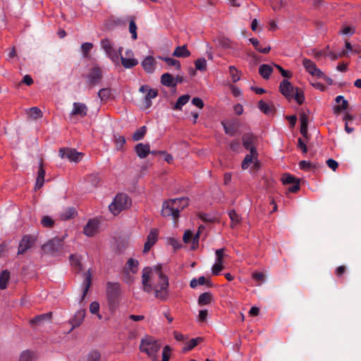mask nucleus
I'll use <instances>...</instances> for the list:
<instances>
[{
  "label": "nucleus",
  "instance_id": "obj_1",
  "mask_svg": "<svg viewBox=\"0 0 361 361\" xmlns=\"http://www.w3.org/2000/svg\"><path fill=\"white\" fill-rule=\"evenodd\" d=\"M142 289L145 292L154 291L156 298L166 300L169 296V278L161 270V265L147 267L142 269Z\"/></svg>",
  "mask_w": 361,
  "mask_h": 361
},
{
  "label": "nucleus",
  "instance_id": "obj_2",
  "mask_svg": "<svg viewBox=\"0 0 361 361\" xmlns=\"http://www.w3.org/2000/svg\"><path fill=\"white\" fill-rule=\"evenodd\" d=\"M189 204L187 197H180L165 201L163 203L161 214L164 217H172L177 219L180 212L186 207Z\"/></svg>",
  "mask_w": 361,
  "mask_h": 361
},
{
  "label": "nucleus",
  "instance_id": "obj_3",
  "mask_svg": "<svg viewBox=\"0 0 361 361\" xmlns=\"http://www.w3.org/2000/svg\"><path fill=\"white\" fill-rule=\"evenodd\" d=\"M121 288L118 283L108 282L106 283V297L109 309L111 312H115L119 306Z\"/></svg>",
  "mask_w": 361,
  "mask_h": 361
},
{
  "label": "nucleus",
  "instance_id": "obj_4",
  "mask_svg": "<svg viewBox=\"0 0 361 361\" xmlns=\"http://www.w3.org/2000/svg\"><path fill=\"white\" fill-rule=\"evenodd\" d=\"M161 345L157 341L150 336H145L141 339L140 350L142 353H145L149 357L155 358L157 353L159 352Z\"/></svg>",
  "mask_w": 361,
  "mask_h": 361
},
{
  "label": "nucleus",
  "instance_id": "obj_5",
  "mask_svg": "<svg viewBox=\"0 0 361 361\" xmlns=\"http://www.w3.org/2000/svg\"><path fill=\"white\" fill-rule=\"evenodd\" d=\"M130 200L124 193L118 194L113 202L109 205V209L114 215L118 214L121 211L128 208L130 205Z\"/></svg>",
  "mask_w": 361,
  "mask_h": 361
},
{
  "label": "nucleus",
  "instance_id": "obj_6",
  "mask_svg": "<svg viewBox=\"0 0 361 361\" xmlns=\"http://www.w3.org/2000/svg\"><path fill=\"white\" fill-rule=\"evenodd\" d=\"M101 48L104 51L106 56L115 65H118V53L114 43L109 38H104L100 42Z\"/></svg>",
  "mask_w": 361,
  "mask_h": 361
},
{
  "label": "nucleus",
  "instance_id": "obj_7",
  "mask_svg": "<svg viewBox=\"0 0 361 361\" xmlns=\"http://www.w3.org/2000/svg\"><path fill=\"white\" fill-rule=\"evenodd\" d=\"M63 247L62 240L55 238L43 245L42 250L44 252L51 255H56L61 250Z\"/></svg>",
  "mask_w": 361,
  "mask_h": 361
},
{
  "label": "nucleus",
  "instance_id": "obj_8",
  "mask_svg": "<svg viewBox=\"0 0 361 361\" xmlns=\"http://www.w3.org/2000/svg\"><path fill=\"white\" fill-rule=\"evenodd\" d=\"M85 78L87 85L92 87H94L99 84L102 79V71L98 66H95L90 70Z\"/></svg>",
  "mask_w": 361,
  "mask_h": 361
},
{
  "label": "nucleus",
  "instance_id": "obj_9",
  "mask_svg": "<svg viewBox=\"0 0 361 361\" xmlns=\"http://www.w3.org/2000/svg\"><path fill=\"white\" fill-rule=\"evenodd\" d=\"M250 167L252 170H257L259 168L258 152H250L243 159L241 163L242 169L246 170Z\"/></svg>",
  "mask_w": 361,
  "mask_h": 361
},
{
  "label": "nucleus",
  "instance_id": "obj_10",
  "mask_svg": "<svg viewBox=\"0 0 361 361\" xmlns=\"http://www.w3.org/2000/svg\"><path fill=\"white\" fill-rule=\"evenodd\" d=\"M59 156L62 159H68L70 161L78 163L83 157V154L78 152L75 149L61 148L59 150Z\"/></svg>",
  "mask_w": 361,
  "mask_h": 361
},
{
  "label": "nucleus",
  "instance_id": "obj_11",
  "mask_svg": "<svg viewBox=\"0 0 361 361\" xmlns=\"http://www.w3.org/2000/svg\"><path fill=\"white\" fill-rule=\"evenodd\" d=\"M35 237L30 235H24L19 243L18 255H23L25 253L35 245Z\"/></svg>",
  "mask_w": 361,
  "mask_h": 361
},
{
  "label": "nucleus",
  "instance_id": "obj_12",
  "mask_svg": "<svg viewBox=\"0 0 361 361\" xmlns=\"http://www.w3.org/2000/svg\"><path fill=\"white\" fill-rule=\"evenodd\" d=\"M302 65L305 70L312 76L322 78H325L324 73L317 67L314 62L308 59H304L302 61Z\"/></svg>",
  "mask_w": 361,
  "mask_h": 361
},
{
  "label": "nucleus",
  "instance_id": "obj_13",
  "mask_svg": "<svg viewBox=\"0 0 361 361\" xmlns=\"http://www.w3.org/2000/svg\"><path fill=\"white\" fill-rule=\"evenodd\" d=\"M257 137L252 133H245L242 137L243 147L250 152H257L256 148Z\"/></svg>",
  "mask_w": 361,
  "mask_h": 361
},
{
  "label": "nucleus",
  "instance_id": "obj_14",
  "mask_svg": "<svg viewBox=\"0 0 361 361\" xmlns=\"http://www.w3.org/2000/svg\"><path fill=\"white\" fill-rule=\"evenodd\" d=\"M83 276L84 279L81 284L82 293L80 296V303H82V300L85 299L92 284V274L90 269H89L86 272L83 274ZM80 305H82L80 304Z\"/></svg>",
  "mask_w": 361,
  "mask_h": 361
},
{
  "label": "nucleus",
  "instance_id": "obj_15",
  "mask_svg": "<svg viewBox=\"0 0 361 361\" xmlns=\"http://www.w3.org/2000/svg\"><path fill=\"white\" fill-rule=\"evenodd\" d=\"M296 87H294L286 79H283L280 83V92L288 100L293 99V93Z\"/></svg>",
  "mask_w": 361,
  "mask_h": 361
},
{
  "label": "nucleus",
  "instance_id": "obj_16",
  "mask_svg": "<svg viewBox=\"0 0 361 361\" xmlns=\"http://www.w3.org/2000/svg\"><path fill=\"white\" fill-rule=\"evenodd\" d=\"M85 317V309L78 310L72 319L69 320V324L71 325V329L68 333L71 332L74 329L80 326L84 321Z\"/></svg>",
  "mask_w": 361,
  "mask_h": 361
},
{
  "label": "nucleus",
  "instance_id": "obj_17",
  "mask_svg": "<svg viewBox=\"0 0 361 361\" xmlns=\"http://www.w3.org/2000/svg\"><path fill=\"white\" fill-rule=\"evenodd\" d=\"M88 111L87 105L84 103L74 102L71 116H78L81 118L85 117Z\"/></svg>",
  "mask_w": 361,
  "mask_h": 361
},
{
  "label": "nucleus",
  "instance_id": "obj_18",
  "mask_svg": "<svg viewBox=\"0 0 361 361\" xmlns=\"http://www.w3.org/2000/svg\"><path fill=\"white\" fill-rule=\"evenodd\" d=\"M99 221L97 219H90L84 227V233L87 236H93L97 231Z\"/></svg>",
  "mask_w": 361,
  "mask_h": 361
},
{
  "label": "nucleus",
  "instance_id": "obj_19",
  "mask_svg": "<svg viewBox=\"0 0 361 361\" xmlns=\"http://www.w3.org/2000/svg\"><path fill=\"white\" fill-rule=\"evenodd\" d=\"M335 102L337 104H340V103H341V104H338V105L334 106L333 110H334V114H338L340 112L344 111L348 107V100L345 99L344 97L342 95L337 96L335 98Z\"/></svg>",
  "mask_w": 361,
  "mask_h": 361
},
{
  "label": "nucleus",
  "instance_id": "obj_20",
  "mask_svg": "<svg viewBox=\"0 0 361 361\" xmlns=\"http://www.w3.org/2000/svg\"><path fill=\"white\" fill-rule=\"evenodd\" d=\"M44 176H45V171L43 169V163H42V160L41 159L39 162V170L37 172V176L35 186V190H39L43 186V185L44 183Z\"/></svg>",
  "mask_w": 361,
  "mask_h": 361
},
{
  "label": "nucleus",
  "instance_id": "obj_21",
  "mask_svg": "<svg viewBox=\"0 0 361 361\" xmlns=\"http://www.w3.org/2000/svg\"><path fill=\"white\" fill-rule=\"evenodd\" d=\"M135 151L139 158L145 159L150 152L149 145L139 143L135 145Z\"/></svg>",
  "mask_w": 361,
  "mask_h": 361
},
{
  "label": "nucleus",
  "instance_id": "obj_22",
  "mask_svg": "<svg viewBox=\"0 0 361 361\" xmlns=\"http://www.w3.org/2000/svg\"><path fill=\"white\" fill-rule=\"evenodd\" d=\"M155 59L153 56H148L144 59V60L142 61V66L144 68V70L148 73H152L155 70Z\"/></svg>",
  "mask_w": 361,
  "mask_h": 361
},
{
  "label": "nucleus",
  "instance_id": "obj_23",
  "mask_svg": "<svg viewBox=\"0 0 361 361\" xmlns=\"http://www.w3.org/2000/svg\"><path fill=\"white\" fill-rule=\"evenodd\" d=\"M139 262L138 260L130 258L126 264L124 270L127 274H136L138 271Z\"/></svg>",
  "mask_w": 361,
  "mask_h": 361
},
{
  "label": "nucleus",
  "instance_id": "obj_24",
  "mask_svg": "<svg viewBox=\"0 0 361 361\" xmlns=\"http://www.w3.org/2000/svg\"><path fill=\"white\" fill-rule=\"evenodd\" d=\"M158 95V91L155 89L151 88L145 94L143 99L144 107L145 109L149 108L152 104V99L157 97Z\"/></svg>",
  "mask_w": 361,
  "mask_h": 361
},
{
  "label": "nucleus",
  "instance_id": "obj_25",
  "mask_svg": "<svg viewBox=\"0 0 361 361\" xmlns=\"http://www.w3.org/2000/svg\"><path fill=\"white\" fill-rule=\"evenodd\" d=\"M161 82L163 85L168 87H174L176 86L177 82L175 81L174 78L170 73H164L161 77Z\"/></svg>",
  "mask_w": 361,
  "mask_h": 361
},
{
  "label": "nucleus",
  "instance_id": "obj_26",
  "mask_svg": "<svg viewBox=\"0 0 361 361\" xmlns=\"http://www.w3.org/2000/svg\"><path fill=\"white\" fill-rule=\"evenodd\" d=\"M173 56L176 57H188L190 56V51L185 45L179 46L175 49Z\"/></svg>",
  "mask_w": 361,
  "mask_h": 361
},
{
  "label": "nucleus",
  "instance_id": "obj_27",
  "mask_svg": "<svg viewBox=\"0 0 361 361\" xmlns=\"http://www.w3.org/2000/svg\"><path fill=\"white\" fill-rule=\"evenodd\" d=\"M51 312H47L45 314L37 315L30 320V324H42L44 321L49 322L51 317Z\"/></svg>",
  "mask_w": 361,
  "mask_h": 361
},
{
  "label": "nucleus",
  "instance_id": "obj_28",
  "mask_svg": "<svg viewBox=\"0 0 361 361\" xmlns=\"http://www.w3.org/2000/svg\"><path fill=\"white\" fill-rule=\"evenodd\" d=\"M272 72V67L268 64H262L259 68V73L264 79L269 78Z\"/></svg>",
  "mask_w": 361,
  "mask_h": 361
},
{
  "label": "nucleus",
  "instance_id": "obj_29",
  "mask_svg": "<svg viewBox=\"0 0 361 361\" xmlns=\"http://www.w3.org/2000/svg\"><path fill=\"white\" fill-rule=\"evenodd\" d=\"M70 264L78 271H80L82 269L80 262V257L78 255H71L69 257Z\"/></svg>",
  "mask_w": 361,
  "mask_h": 361
},
{
  "label": "nucleus",
  "instance_id": "obj_30",
  "mask_svg": "<svg viewBox=\"0 0 361 361\" xmlns=\"http://www.w3.org/2000/svg\"><path fill=\"white\" fill-rule=\"evenodd\" d=\"M120 61L125 68H132L138 64V61L132 57L124 58L123 56H121Z\"/></svg>",
  "mask_w": 361,
  "mask_h": 361
},
{
  "label": "nucleus",
  "instance_id": "obj_31",
  "mask_svg": "<svg viewBox=\"0 0 361 361\" xmlns=\"http://www.w3.org/2000/svg\"><path fill=\"white\" fill-rule=\"evenodd\" d=\"M190 100V96L188 94H184L180 96L175 105L173 106V109L175 110H180L182 107L188 102Z\"/></svg>",
  "mask_w": 361,
  "mask_h": 361
},
{
  "label": "nucleus",
  "instance_id": "obj_32",
  "mask_svg": "<svg viewBox=\"0 0 361 361\" xmlns=\"http://www.w3.org/2000/svg\"><path fill=\"white\" fill-rule=\"evenodd\" d=\"M228 216L231 221L232 228H234V226L239 224L242 221V218L238 214L236 213L235 210L229 211Z\"/></svg>",
  "mask_w": 361,
  "mask_h": 361
},
{
  "label": "nucleus",
  "instance_id": "obj_33",
  "mask_svg": "<svg viewBox=\"0 0 361 361\" xmlns=\"http://www.w3.org/2000/svg\"><path fill=\"white\" fill-rule=\"evenodd\" d=\"M76 213L74 207H68L61 214V219L63 220L73 219L76 215Z\"/></svg>",
  "mask_w": 361,
  "mask_h": 361
},
{
  "label": "nucleus",
  "instance_id": "obj_34",
  "mask_svg": "<svg viewBox=\"0 0 361 361\" xmlns=\"http://www.w3.org/2000/svg\"><path fill=\"white\" fill-rule=\"evenodd\" d=\"M10 277V273L7 270H4L0 274V289L6 288L7 283Z\"/></svg>",
  "mask_w": 361,
  "mask_h": 361
},
{
  "label": "nucleus",
  "instance_id": "obj_35",
  "mask_svg": "<svg viewBox=\"0 0 361 361\" xmlns=\"http://www.w3.org/2000/svg\"><path fill=\"white\" fill-rule=\"evenodd\" d=\"M111 94V90L109 88H102L97 93L98 97L101 101H106L109 99Z\"/></svg>",
  "mask_w": 361,
  "mask_h": 361
},
{
  "label": "nucleus",
  "instance_id": "obj_36",
  "mask_svg": "<svg viewBox=\"0 0 361 361\" xmlns=\"http://www.w3.org/2000/svg\"><path fill=\"white\" fill-rule=\"evenodd\" d=\"M87 182L90 183L92 187H97L100 181V178L97 173H92L89 175L86 179Z\"/></svg>",
  "mask_w": 361,
  "mask_h": 361
},
{
  "label": "nucleus",
  "instance_id": "obj_37",
  "mask_svg": "<svg viewBox=\"0 0 361 361\" xmlns=\"http://www.w3.org/2000/svg\"><path fill=\"white\" fill-rule=\"evenodd\" d=\"M212 300V294L209 293H202L198 298L199 305H207Z\"/></svg>",
  "mask_w": 361,
  "mask_h": 361
},
{
  "label": "nucleus",
  "instance_id": "obj_38",
  "mask_svg": "<svg viewBox=\"0 0 361 361\" xmlns=\"http://www.w3.org/2000/svg\"><path fill=\"white\" fill-rule=\"evenodd\" d=\"M146 133V127L142 126L138 128L133 135V139L135 141L142 140Z\"/></svg>",
  "mask_w": 361,
  "mask_h": 361
},
{
  "label": "nucleus",
  "instance_id": "obj_39",
  "mask_svg": "<svg viewBox=\"0 0 361 361\" xmlns=\"http://www.w3.org/2000/svg\"><path fill=\"white\" fill-rule=\"evenodd\" d=\"M298 104H302L304 102L305 97L303 92L301 89L297 88L295 90L293 93V98Z\"/></svg>",
  "mask_w": 361,
  "mask_h": 361
},
{
  "label": "nucleus",
  "instance_id": "obj_40",
  "mask_svg": "<svg viewBox=\"0 0 361 361\" xmlns=\"http://www.w3.org/2000/svg\"><path fill=\"white\" fill-rule=\"evenodd\" d=\"M93 47V44L90 42H85L81 45V51L82 54L83 58H87L89 56V53L90 50Z\"/></svg>",
  "mask_w": 361,
  "mask_h": 361
},
{
  "label": "nucleus",
  "instance_id": "obj_41",
  "mask_svg": "<svg viewBox=\"0 0 361 361\" xmlns=\"http://www.w3.org/2000/svg\"><path fill=\"white\" fill-rule=\"evenodd\" d=\"M100 353L98 351H91L86 357H84L80 361H99Z\"/></svg>",
  "mask_w": 361,
  "mask_h": 361
},
{
  "label": "nucleus",
  "instance_id": "obj_42",
  "mask_svg": "<svg viewBox=\"0 0 361 361\" xmlns=\"http://www.w3.org/2000/svg\"><path fill=\"white\" fill-rule=\"evenodd\" d=\"M29 116L33 118H38L42 116V111L38 107H31L27 110Z\"/></svg>",
  "mask_w": 361,
  "mask_h": 361
},
{
  "label": "nucleus",
  "instance_id": "obj_43",
  "mask_svg": "<svg viewBox=\"0 0 361 361\" xmlns=\"http://www.w3.org/2000/svg\"><path fill=\"white\" fill-rule=\"evenodd\" d=\"M195 68L204 71L207 68V61L204 58H199L195 61Z\"/></svg>",
  "mask_w": 361,
  "mask_h": 361
},
{
  "label": "nucleus",
  "instance_id": "obj_44",
  "mask_svg": "<svg viewBox=\"0 0 361 361\" xmlns=\"http://www.w3.org/2000/svg\"><path fill=\"white\" fill-rule=\"evenodd\" d=\"M158 238V231L157 229H152L147 235V242L151 243V245H154Z\"/></svg>",
  "mask_w": 361,
  "mask_h": 361
},
{
  "label": "nucleus",
  "instance_id": "obj_45",
  "mask_svg": "<svg viewBox=\"0 0 361 361\" xmlns=\"http://www.w3.org/2000/svg\"><path fill=\"white\" fill-rule=\"evenodd\" d=\"M160 59L164 61L169 66H175L177 70L180 68V63L176 59L170 57H160Z\"/></svg>",
  "mask_w": 361,
  "mask_h": 361
},
{
  "label": "nucleus",
  "instance_id": "obj_46",
  "mask_svg": "<svg viewBox=\"0 0 361 361\" xmlns=\"http://www.w3.org/2000/svg\"><path fill=\"white\" fill-rule=\"evenodd\" d=\"M19 361H34V354L30 350H25L20 354Z\"/></svg>",
  "mask_w": 361,
  "mask_h": 361
},
{
  "label": "nucleus",
  "instance_id": "obj_47",
  "mask_svg": "<svg viewBox=\"0 0 361 361\" xmlns=\"http://www.w3.org/2000/svg\"><path fill=\"white\" fill-rule=\"evenodd\" d=\"M229 73H230L232 81L233 82H236L240 79V75H238V71L235 66H229Z\"/></svg>",
  "mask_w": 361,
  "mask_h": 361
},
{
  "label": "nucleus",
  "instance_id": "obj_48",
  "mask_svg": "<svg viewBox=\"0 0 361 361\" xmlns=\"http://www.w3.org/2000/svg\"><path fill=\"white\" fill-rule=\"evenodd\" d=\"M129 32L131 34V37L133 39H136L137 38V25L133 20H131L129 23Z\"/></svg>",
  "mask_w": 361,
  "mask_h": 361
},
{
  "label": "nucleus",
  "instance_id": "obj_49",
  "mask_svg": "<svg viewBox=\"0 0 361 361\" xmlns=\"http://www.w3.org/2000/svg\"><path fill=\"white\" fill-rule=\"evenodd\" d=\"M221 123H222V125L224 126V131H225L226 134H227V135H228L230 136H234L235 135V128L233 127V125H231V124H226L224 122H222Z\"/></svg>",
  "mask_w": 361,
  "mask_h": 361
},
{
  "label": "nucleus",
  "instance_id": "obj_50",
  "mask_svg": "<svg viewBox=\"0 0 361 361\" xmlns=\"http://www.w3.org/2000/svg\"><path fill=\"white\" fill-rule=\"evenodd\" d=\"M199 341V338L191 339L183 348V350L185 352L192 350L194 347H195L197 345Z\"/></svg>",
  "mask_w": 361,
  "mask_h": 361
},
{
  "label": "nucleus",
  "instance_id": "obj_51",
  "mask_svg": "<svg viewBox=\"0 0 361 361\" xmlns=\"http://www.w3.org/2000/svg\"><path fill=\"white\" fill-rule=\"evenodd\" d=\"M298 181L294 176L290 174H285L282 177V182L284 185L295 183Z\"/></svg>",
  "mask_w": 361,
  "mask_h": 361
},
{
  "label": "nucleus",
  "instance_id": "obj_52",
  "mask_svg": "<svg viewBox=\"0 0 361 361\" xmlns=\"http://www.w3.org/2000/svg\"><path fill=\"white\" fill-rule=\"evenodd\" d=\"M258 107L262 112H264L266 114H269V113L271 112V109L270 108V106L262 100L259 101Z\"/></svg>",
  "mask_w": 361,
  "mask_h": 361
},
{
  "label": "nucleus",
  "instance_id": "obj_53",
  "mask_svg": "<svg viewBox=\"0 0 361 361\" xmlns=\"http://www.w3.org/2000/svg\"><path fill=\"white\" fill-rule=\"evenodd\" d=\"M216 254V260L215 262L220 263L223 264L224 257V249H218L215 252Z\"/></svg>",
  "mask_w": 361,
  "mask_h": 361
},
{
  "label": "nucleus",
  "instance_id": "obj_54",
  "mask_svg": "<svg viewBox=\"0 0 361 361\" xmlns=\"http://www.w3.org/2000/svg\"><path fill=\"white\" fill-rule=\"evenodd\" d=\"M41 224L44 227L50 228L54 225V221L49 216H44L42 219Z\"/></svg>",
  "mask_w": 361,
  "mask_h": 361
},
{
  "label": "nucleus",
  "instance_id": "obj_55",
  "mask_svg": "<svg viewBox=\"0 0 361 361\" xmlns=\"http://www.w3.org/2000/svg\"><path fill=\"white\" fill-rule=\"evenodd\" d=\"M271 4L274 11H278L283 6L284 3L283 0H271Z\"/></svg>",
  "mask_w": 361,
  "mask_h": 361
},
{
  "label": "nucleus",
  "instance_id": "obj_56",
  "mask_svg": "<svg viewBox=\"0 0 361 361\" xmlns=\"http://www.w3.org/2000/svg\"><path fill=\"white\" fill-rule=\"evenodd\" d=\"M223 269V264L220 263L215 262L212 268V272L214 275L217 276L220 274L221 271Z\"/></svg>",
  "mask_w": 361,
  "mask_h": 361
},
{
  "label": "nucleus",
  "instance_id": "obj_57",
  "mask_svg": "<svg viewBox=\"0 0 361 361\" xmlns=\"http://www.w3.org/2000/svg\"><path fill=\"white\" fill-rule=\"evenodd\" d=\"M300 126H308L309 116L306 112L303 111L300 114Z\"/></svg>",
  "mask_w": 361,
  "mask_h": 361
},
{
  "label": "nucleus",
  "instance_id": "obj_58",
  "mask_svg": "<svg viewBox=\"0 0 361 361\" xmlns=\"http://www.w3.org/2000/svg\"><path fill=\"white\" fill-rule=\"evenodd\" d=\"M230 148L231 150L235 152H239L240 149V144L238 140H233L230 144Z\"/></svg>",
  "mask_w": 361,
  "mask_h": 361
},
{
  "label": "nucleus",
  "instance_id": "obj_59",
  "mask_svg": "<svg viewBox=\"0 0 361 361\" xmlns=\"http://www.w3.org/2000/svg\"><path fill=\"white\" fill-rule=\"evenodd\" d=\"M99 310V304L97 302H92L90 305V311L92 314H97Z\"/></svg>",
  "mask_w": 361,
  "mask_h": 361
},
{
  "label": "nucleus",
  "instance_id": "obj_60",
  "mask_svg": "<svg viewBox=\"0 0 361 361\" xmlns=\"http://www.w3.org/2000/svg\"><path fill=\"white\" fill-rule=\"evenodd\" d=\"M300 168L302 169L309 170L312 167V163L307 161H300L299 163Z\"/></svg>",
  "mask_w": 361,
  "mask_h": 361
},
{
  "label": "nucleus",
  "instance_id": "obj_61",
  "mask_svg": "<svg viewBox=\"0 0 361 361\" xmlns=\"http://www.w3.org/2000/svg\"><path fill=\"white\" fill-rule=\"evenodd\" d=\"M326 164L328 165V166L333 171H336V169L338 168V164L336 161H335L334 159H329L327 161H326Z\"/></svg>",
  "mask_w": 361,
  "mask_h": 361
},
{
  "label": "nucleus",
  "instance_id": "obj_62",
  "mask_svg": "<svg viewBox=\"0 0 361 361\" xmlns=\"http://www.w3.org/2000/svg\"><path fill=\"white\" fill-rule=\"evenodd\" d=\"M192 104L200 109H202L204 107V102L202 99L199 97H194L192 99Z\"/></svg>",
  "mask_w": 361,
  "mask_h": 361
},
{
  "label": "nucleus",
  "instance_id": "obj_63",
  "mask_svg": "<svg viewBox=\"0 0 361 361\" xmlns=\"http://www.w3.org/2000/svg\"><path fill=\"white\" fill-rule=\"evenodd\" d=\"M192 235H193V233L191 231L188 230V231H185V233L183 235V241L185 243H189L191 240V238H192Z\"/></svg>",
  "mask_w": 361,
  "mask_h": 361
},
{
  "label": "nucleus",
  "instance_id": "obj_64",
  "mask_svg": "<svg viewBox=\"0 0 361 361\" xmlns=\"http://www.w3.org/2000/svg\"><path fill=\"white\" fill-rule=\"evenodd\" d=\"M170 352V348L168 345H166L164 348L163 353H162V361H169V356L168 353Z\"/></svg>",
  "mask_w": 361,
  "mask_h": 361
}]
</instances>
